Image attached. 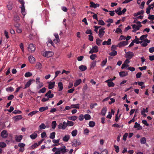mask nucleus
<instances>
[{"label":"nucleus","mask_w":154,"mask_h":154,"mask_svg":"<svg viewBox=\"0 0 154 154\" xmlns=\"http://www.w3.org/2000/svg\"><path fill=\"white\" fill-rule=\"evenodd\" d=\"M81 143L79 140L75 139L73 140L72 142V146H73L76 147L79 145Z\"/></svg>","instance_id":"nucleus-1"},{"label":"nucleus","mask_w":154,"mask_h":154,"mask_svg":"<svg viewBox=\"0 0 154 154\" xmlns=\"http://www.w3.org/2000/svg\"><path fill=\"white\" fill-rule=\"evenodd\" d=\"M126 52V58L128 59H130L132 58L134 56V54L133 52L131 51H128Z\"/></svg>","instance_id":"nucleus-2"},{"label":"nucleus","mask_w":154,"mask_h":154,"mask_svg":"<svg viewBox=\"0 0 154 154\" xmlns=\"http://www.w3.org/2000/svg\"><path fill=\"white\" fill-rule=\"evenodd\" d=\"M105 29V28L102 27L99 29L98 32V35L100 38H102L104 35L105 33V31H104V30Z\"/></svg>","instance_id":"nucleus-3"},{"label":"nucleus","mask_w":154,"mask_h":154,"mask_svg":"<svg viewBox=\"0 0 154 154\" xmlns=\"http://www.w3.org/2000/svg\"><path fill=\"white\" fill-rule=\"evenodd\" d=\"M54 54V53L51 51H46L43 54V56L47 57H52Z\"/></svg>","instance_id":"nucleus-4"},{"label":"nucleus","mask_w":154,"mask_h":154,"mask_svg":"<svg viewBox=\"0 0 154 154\" xmlns=\"http://www.w3.org/2000/svg\"><path fill=\"white\" fill-rule=\"evenodd\" d=\"M28 50L29 51L33 52L35 50V47L32 44H30L28 48Z\"/></svg>","instance_id":"nucleus-5"},{"label":"nucleus","mask_w":154,"mask_h":154,"mask_svg":"<svg viewBox=\"0 0 154 154\" xmlns=\"http://www.w3.org/2000/svg\"><path fill=\"white\" fill-rule=\"evenodd\" d=\"M128 44V42L127 41H123L120 42L118 44V46L120 48L122 47L127 45Z\"/></svg>","instance_id":"nucleus-6"},{"label":"nucleus","mask_w":154,"mask_h":154,"mask_svg":"<svg viewBox=\"0 0 154 154\" xmlns=\"http://www.w3.org/2000/svg\"><path fill=\"white\" fill-rule=\"evenodd\" d=\"M35 81L33 79H30L26 83L24 89H26L30 86L31 84L32 81L34 82Z\"/></svg>","instance_id":"nucleus-7"},{"label":"nucleus","mask_w":154,"mask_h":154,"mask_svg":"<svg viewBox=\"0 0 154 154\" xmlns=\"http://www.w3.org/2000/svg\"><path fill=\"white\" fill-rule=\"evenodd\" d=\"M90 7L91 8H96L97 7H98L100 5L98 4H95L93 2H91L90 3Z\"/></svg>","instance_id":"nucleus-8"},{"label":"nucleus","mask_w":154,"mask_h":154,"mask_svg":"<svg viewBox=\"0 0 154 154\" xmlns=\"http://www.w3.org/2000/svg\"><path fill=\"white\" fill-rule=\"evenodd\" d=\"M23 118L22 116L21 115L15 116L13 117V119L15 122L18 121L21 119Z\"/></svg>","instance_id":"nucleus-9"},{"label":"nucleus","mask_w":154,"mask_h":154,"mask_svg":"<svg viewBox=\"0 0 154 154\" xmlns=\"http://www.w3.org/2000/svg\"><path fill=\"white\" fill-rule=\"evenodd\" d=\"M1 136L3 138H6L8 136V134L6 130L2 131L1 133Z\"/></svg>","instance_id":"nucleus-10"},{"label":"nucleus","mask_w":154,"mask_h":154,"mask_svg":"<svg viewBox=\"0 0 154 154\" xmlns=\"http://www.w3.org/2000/svg\"><path fill=\"white\" fill-rule=\"evenodd\" d=\"M49 83L48 86V89H51L53 88L55 85V82H50Z\"/></svg>","instance_id":"nucleus-11"},{"label":"nucleus","mask_w":154,"mask_h":154,"mask_svg":"<svg viewBox=\"0 0 154 154\" xmlns=\"http://www.w3.org/2000/svg\"><path fill=\"white\" fill-rule=\"evenodd\" d=\"M58 149L60 150L62 154H64L67 152L66 149V147L65 146H63L62 148H58Z\"/></svg>","instance_id":"nucleus-12"},{"label":"nucleus","mask_w":154,"mask_h":154,"mask_svg":"<svg viewBox=\"0 0 154 154\" xmlns=\"http://www.w3.org/2000/svg\"><path fill=\"white\" fill-rule=\"evenodd\" d=\"M23 138V136L21 135L19 136L16 135L15 137V140L17 142H20Z\"/></svg>","instance_id":"nucleus-13"},{"label":"nucleus","mask_w":154,"mask_h":154,"mask_svg":"<svg viewBox=\"0 0 154 154\" xmlns=\"http://www.w3.org/2000/svg\"><path fill=\"white\" fill-rule=\"evenodd\" d=\"M29 60L31 63H33L35 62V59L32 56H30L29 57Z\"/></svg>","instance_id":"nucleus-14"},{"label":"nucleus","mask_w":154,"mask_h":154,"mask_svg":"<svg viewBox=\"0 0 154 154\" xmlns=\"http://www.w3.org/2000/svg\"><path fill=\"white\" fill-rule=\"evenodd\" d=\"M133 28H135L137 30H139L140 29V28L142 27V25L141 24L138 25H136L135 24L132 25Z\"/></svg>","instance_id":"nucleus-15"},{"label":"nucleus","mask_w":154,"mask_h":154,"mask_svg":"<svg viewBox=\"0 0 154 154\" xmlns=\"http://www.w3.org/2000/svg\"><path fill=\"white\" fill-rule=\"evenodd\" d=\"M111 39L110 38H109L107 41H104L102 43L103 45H110L111 44Z\"/></svg>","instance_id":"nucleus-16"},{"label":"nucleus","mask_w":154,"mask_h":154,"mask_svg":"<svg viewBox=\"0 0 154 154\" xmlns=\"http://www.w3.org/2000/svg\"><path fill=\"white\" fill-rule=\"evenodd\" d=\"M119 74L120 76L122 77H123L128 75V72L124 71H121L120 72Z\"/></svg>","instance_id":"nucleus-17"},{"label":"nucleus","mask_w":154,"mask_h":154,"mask_svg":"<svg viewBox=\"0 0 154 154\" xmlns=\"http://www.w3.org/2000/svg\"><path fill=\"white\" fill-rule=\"evenodd\" d=\"M152 5H151V4L150 5H149L148 7L146 8V13L149 14L150 13V10L151 9H153V7Z\"/></svg>","instance_id":"nucleus-18"},{"label":"nucleus","mask_w":154,"mask_h":154,"mask_svg":"<svg viewBox=\"0 0 154 154\" xmlns=\"http://www.w3.org/2000/svg\"><path fill=\"white\" fill-rule=\"evenodd\" d=\"M79 69L82 71L86 70L87 69V67L85 66L81 65L79 66Z\"/></svg>","instance_id":"nucleus-19"},{"label":"nucleus","mask_w":154,"mask_h":154,"mask_svg":"<svg viewBox=\"0 0 154 154\" xmlns=\"http://www.w3.org/2000/svg\"><path fill=\"white\" fill-rule=\"evenodd\" d=\"M58 87L59 88L58 91H61L63 89V84L61 82H59L58 84Z\"/></svg>","instance_id":"nucleus-20"},{"label":"nucleus","mask_w":154,"mask_h":154,"mask_svg":"<svg viewBox=\"0 0 154 154\" xmlns=\"http://www.w3.org/2000/svg\"><path fill=\"white\" fill-rule=\"evenodd\" d=\"M69 135H66L63 138V140L64 141L67 142L69 139Z\"/></svg>","instance_id":"nucleus-21"},{"label":"nucleus","mask_w":154,"mask_h":154,"mask_svg":"<svg viewBox=\"0 0 154 154\" xmlns=\"http://www.w3.org/2000/svg\"><path fill=\"white\" fill-rule=\"evenodd\" d=\"M144 11L143 10H141V11H138L137 13H134L133 14V15L134 17L137 16H138L139 15H140V14H143L144 13Z\"/></svg>","instance_id":"nucleus-22"},{"label":"nucleus","mask_w":154,"mask_h":154,"mask_svg":"<svg viewBox=\"0 0 154 154\" xmlns=\"http://www.w3.org/2000/svg\"><path fill=\"white\" fill-rule=\"evenodd\" d=\"M107 108L106 107H104L102 109L101 114L103 116H104L107 111Z\"/></svg>","instance_id":"nucleus-23"},{"label":"nucleus","mask_w":154,"mask_h":154,"mask_svg":"<svg viewBox=\"0 0 154 154\" xmlns=\"http://www.w3.org/2000/svg\"><path fill=\"white\" fill-rule=\"evenodd\" d=\"M20 8H21V13L22 15L24 16L26 14V13L25 11V6H21Z\"/></svg>","instance_id":"nucleus-24"},{"label":"nucleus","mask_w":154,"mask_h":154,"mask_svg":"<svg viewBox=\"0 0 154 154\" xmlns=\"http://www.w3.org/2000/svg\"><path fill=\"white\" fill-rule=\"evenodd\" d=\"M37 134L35 132L34 133L31 135L30 137L32 139H35L37 137Z\"/></svg>","instance_id":"nucleus-25"},{"label":"nucleus","mask_w":154,"mask_h":154,"mask_svg":"<svg viewBox=\"0 0 154 154\" xmlns=\"http://www.w3.org/2000/svg\"><path fill=\"white\" fill-rule=\"evenodd\" d=\"M13 5L11 2H9L8 4L7 5V7L9 10H12Z\"/></svg>","instance_id":"nucleus-26"},{"label":"nucleus","mask_w":154,"mask_h":154,"mask_svg":"<svg viewBox=\"0 0 154 154\" xmlns=\"http://www.w3.org/2000/svg\"><path fill=\"white\" fill-rule=\"evenodd\" d=\"M82 80L81 79L77 80L74 83V86L76 87L79 85L81 82Z\"/></svg>","instance_id":"nucleus-27"},{"label":"nucleus","mask_w":154,"mask_h":154,"mask_svg":"<svg viewBox=\"0 0 154 154\" xmlns=\"http://www.w3.org/2000/svg\"><path fill=\"white\" fill-rule=\"evenodd\" d=\"M106 82L107 83L108 86L109 87H114L115 85V84L113 83L112 81H109Z\"/></svg>","instance_id":"nucleus-28"},{"label":"nucleus","mask_w":154,"mask_h":154,"mask_svg":"<svg viewBox=\"0 0 154 154\" xmlns=\"http://www.w3.org/2000/svg\"><path fill=\"white\" fill-rule=\"evenodd\" d=\"M48 109V107L47 106L45 107H42L39 109V111L41 112H43Z\"/></svg>","instance_id":"nucleus-29"},{"label":"nucleus","mask_w":154,"mask_h":154,"mask_svg":"<svg viewBox=\"0 0 154 154\" xmlns=\"http://www.w3.org/2000/svg\"><path fill=\"white\" fill-rule=\"evenodd\" d=\"M140 143L142 144H144L146 143V139L145 137H143L140 139Z\"/></svg>","instance_id":"nucleus-30"},{"label":"nucleus","mask_w":154,"mask_h":154,"mask_svg":"<svg viewBox=\"0 0 154 154\" xmlns=\"http://www.w3.org/2000/svg\"><path fill=\"white\" fill-rule=\"evenodd\" d=\"M14 20L15 22H18L20 20V18L17 15H15L14 18Z\"/></svg>","instance_id":"nucleus-31"},{"label":"nucleus","mask_w":154,"mask_h":154,"mask_svg":"<svg viewBox=\"0 0 154 154\" xmlns=\"http://www.w3.org/2000/svg\"><path fill=\"white\" fill-rule=\"evenodd\" d=\"M102 40H100L99 38H97L96 41V44L98 46H100L101 45Z\"/></svg>","instance_id":"nucleus-32"},{"label":"nucleus","mask_w":154,"mask_h":154,"mask_svg":"<svg viewBox=\"0 0 154 154\" xmlns=\"http://www.w3.org/2000/svg\"><path fill=\"white\" fill-rule=\"evenodd\" d=\"M77 118V116H72L69 117V119L71 120L75 121Z\"/></svg>","instance_id":"nucleus-33"},{"label":"nucleus","mask_w":154,"mask_h":154,"mask_svg":"<svg viewBox=\"0 0 154 154\" xmlns=\"http://www.w3.org/2000/svg\"><path fill=\"white\" fill-rule=\"evenodd\" d=\"M38 112V111L35 110L33 111L30 113H29L28 115V116H32L33 115L37 113Z\"/></svg>","instance_id":"nucleus-34"},{"label":"nucleus","mask_w":154,"mask_h":154,"mask_svg":"<svg viewBox=\"0 0 154 154\" xmlns=\"http://www.w3.org/2000/svg\"><path fill=\"white\" fill-rule=\"evenodd\" d=\"M46 89L45 87H43L42 89H40L38 92L39 93H44L46 91Z\"/></svg>","instance_id":"nucleus-35"},{"label":"nucleus","mask_w":154,"mask_h":154,"mask_svg":"<svg viewBox=\"0 0 154 154\" xmlns=\"http://www.w3.org/2000/svg\"><path fill=\"white\" fill-rule=\"evenodd\" d=\"M84 117L86 120H90L91 118V116L88 114H86L84 115Z\"/></svg>","instance_id":"nucleus-36"},{"label":"nucleus","mask_w":154,"mask_h":154,"mask_svg":"<svg viewBox=\"0 0 154 154\" xmlns=\"http://www.w3.org/2000/svg\"><path fill=\"white\" fill-rule=\"evenodd\" d=\"M117 52L114 50L109 53V55L112 56H115L117 54Z\"/></svg>","instance_id":"nucleus-37"},{"label":"nucleus","mask_w":154,"mask_h":154,"mask_svg":"<svg viewBox=\"0 0 154 154\" xmlns=\"http://www.w3.org/2000/svg\"><path fill=\"white\" fill-rule=\"evenodd\" d=\"M42 64L39 62L37 63L35 67L37 69H40L41 68Z\"/></svg>","instance_id":"nucleus-38"},{"label":"nucleus","mask_w":154,"mask_h":154,"mask_svg":"<svg viewBox=\"0 0 154 154\" xmlns=\"http://www.w3.org/2000/svg\"><path fill=\"white\" fill-rule=\"evenodd\" d=\"M56 133L55 132H53L51 133L50 134V138L51 139H53L55 138Z\"/></svg>","instance_id":"nucleus-39"},{"label":"nucleus","mask_w":154,"mask_h":154,"mask_svg":"<svg viewBox=\"0 0 154 154\" xmlns=\"http://www.w3.org/2000/svg\"><path fill=\"white\" fill-rule=\"evenodd\" d=\"M95 123L93 121H90L89 123V126L91 127H93L95 125Z\"/></svg>","instance_id":"nucleus-40"},{"label":"nucleus","mask_w":154,"mask_h":154,"mask_svg":"<svg viewBox=\"0 0 154 154\" xmlns=\"http://www.w3.org/2000/svg\"><path fill=\"white\" fill-rule=\"evenodd\" d=\"M32 75V74L29 72L26 73L24 75V76L26 77H29Z\"/></svg>","instance_id":"nucleus-41"},{"label":"nucleus","mask_w":154,"mask_h":154,"mask_svg":"<svg viewBox=\"0 0 154 154\" xmlns=\"http://www.w3.org/2000/svg\"><path fill=\"white\" fill-rule=\"evenodd\" d=\"M119 110L118 109L117 111V113L116 114V118L115 119V121L117 122L118 121V119H119V117L121 115V114H120L119 117H118V114H119Z\"/></svg>","instance_id":"nucleus-42"},{"label":"nucleus","mask_w":154,"mask_h":154,"mask_svg":"<svg viewBox=\"0 0 154 154\" xmlns=\"http://www.w3.org/2000/svg\"><path fill=\"white\" fill-rule=\"evenodd\" d=\"M52 128L53 129H54L55 128L57 124L56 122V121H53L52 122L51 124Z\"/></svg>","instance_id":"nucleus-43"},{"label":"nucleus","mask_w":154,"mask_h":154,"mask_svg":"<svg viewBox=\"0 0 154 154\" xmlns=\"http://www.w3.org/2000/svg\"><path fill=\"white\" fill-rule=\"evenodd\" d=\"M107 62V59L106 58L105 60H103L101 64V66L102 67L104 66L106 64Z\"/></svg>","instance_id":"nucleus-44"},{"label":"nucleus","mask_w":154,"mask_h":154,"mask_svg":"<svg viewBox=\"0 0 154 154\" xmlns=\"http://www.w3.org/2000/svg\"><path fill=\"white\" fill-rule=\"evenodd\" d=\"M72 108L79 109V104H77L72 105Z\"/></svg>","instance_id":"nucleus-45"},{"label":"nucleus","mask_w":154,"mask_h":154,"mask_svg":"<svg viewBox=\"0 0 154 154\" xmlns=\"http://www.w3.org/2000/svg\"><path fill=\"white\" fill-rule=\"evenodd\" d=\"M6 146V144L4 142H0V147L1 148H5Z\"/></svg>","instance_id":"nucleus-46"},{"label":"nucleus","mask_w":154,"mask_h":154,"mask_svg":"<svg viewBox=\"0 0 154 154\" xmlns=\"http://www.w3.org/2000/svg\"><path fill=\"white\" fill-rule=\"evenodd\" d=\"M67 124L68 126H72L74 125V122L72 121H67Z\"/></svg>","instance_id":"nucleus-47"},{"label":"nucleus","mask_w":154,"mask_h":154,"mask_svg":"<svg viewBox=\"0 0 154 154\" xmlns=\"http://www.w3.org/2000/svg\"><path fill=\"white\" fill-rule=\"evenodd\" d=\"M98 24L99 25L103 26L105 25V23L102 20H100L98 21Z\"/></svg>","instance_id":"nucleus-48"},{"label":"nucleus","mask_w":154,"mask_h":154,"mask_svg":"<svg viewBox=\"0 0 154 154\" xmlns=\"http://www.w3.org/2000/svg\"><path fill=\"white\" fill-rule=\"evenodd\" d=\"M46 127V125L44 123H42L39 126V128L40 129H45Z\"/></svg>","instance_id":"nucleus-49"},{"label":"nucleus","mask_w":154,"mask_h":154,"mask_svg":"<svg viewBox=\"0 0 154 154\" xmlns=\"http://www.w3.org/2000/svg\"><path fill=\"white\" fill-rule=\"evenodd\" d=\"M77 133V131L75 129L72 132L71 134L72 136L74 137L76 135Z\"/></svg>","instance_id":"nucleus-50"},{"label":"nucleus","mask_w":154,"mask_h":154,"mask_svg":"<svg viewBox=\"0 0 154 154\" xmlns=\"http://www.w3.org/2000/svg\"><path fill=\"white\" fill-rule=\"evenodd\" d=\"M38 85L37 87V88L38 89H39L42 87L43 86V83L42 82H40L38 84Z\"/></svg>","instance_id":"nucleus-51"},{"label":"nucleus","mask_w":154,"mask_h":154,"mask_svg":"<svg viewBox=\"0 0 154 154\" xmlns=\"http://www.w3.org/2000/svg\"><path fill=\"white\" fill-rule=\"evenodd\" d=\"M14 88L12 87H10L8 88H6V90L7 91H10L11 92L13 91H14Z\"/></svg>","instance_id":"nucleus-52"},{"label":"nucleus","mask_w":154,"mask_h":154,"mask_svg":"<svg viewBox=\"0 0 154 154\" xmlns=\"http://www.w3.org/2000/svg\"><path fill=\"white\" fill-rule=\"evenodd\" d=\"M97 57V55L96 54H92L90 56V58L92 60H94L95 58Z\"/></svg>","instance_id":"nucleus-53"},{"label":"nucleus","mask_w":154,"mask_h":154,"mask_svg":"<svg viewBox=\"0 0 154 154\" xmlns=\"http://www.w3.org/2000/svg\"><path fill=\"white\" fill-rule=\"evenodd\" d=\"M63 127V129H65L67 126H68L67 123L66 122H63L62 124Z\"/></svg>","instance_id":"nucleus-54"},{"label":"nucleus","mask_w":154,"mask_h":154,"mask_svg":"<svg viewBox=\"0 0 154 154\" xmlns=\"http://www.w3.org/2000/svg\"><path fill=\"white\" fill-rule=\"evenodd\" d=\"M25 144L24 143H20L18 144V146L20 147L24 148L25 146Z\"/></svg>","instance_id":"nucleus-55"},{"label":"nucleus","mask_w":154,"mask_h":154,"mask_svg":"<svg viewBox=\"0 0 154 154\" xmlns=\"http://www.w3.org/2000/svg\"><path fill=\"white\" fill-rule=\"evenodd\" d=\"M47 43L48 45V43H50L51 45L54 47V44L51 39H49L48 41L47 42Z\"/></svg>","instance_id":"nucleus-56"},{"label":"nucleus","mask_w":154,"mask_h":154,"mask_svg":"<svg viewBox=\"0 0 154 154\" xmlns=\"http://www.w3.org/2000/svg\"><path fill=\"white\" fill-rule=\"evenodd\" d=\"M38 146V144L36 143L32 145L31 147L32 149H34L35 148L37 147Z\"/></svg>","instance_id":"nucleus-57"},{"label":"nucleus","mask_w":154,"mask_h":154,"mask_svg":"<svg viewBox=\"0 0 154 154\" xmlns=\"http://www.w3.org/2000/svg\"><path fill=\"white\" fill-rule=\"evenodd\" d=\"M114 147L116 149L115 151H116V152L117 153L119 152V147L118 146L116 145H114Z\"/></svg>","instance_id":"nucleus-58"},{"label":"nucleus","mask_w":154,"mask_h":154,"mask_svg":"<svg viewBox=\"0 0 154 154\" xmlns=\"http://www.w3.org/2000/svg\"><path fill=\"white\" fill-rule=\"evenodd\" d=\"M98 47L97 46H95L92 48V49L94 50L95 52H97L98 51Z\"/></svg>","instance_id":"nucleus-59"},{"label":"nucleus","mask_w":154,"mask_h":154,"mask_svg":"<svg viewBox=\"0 0 154 154\" xmlns=\"http://www.w3.org/2000/svg\"><path fill=\"white\" fill-rule=\"evenodd\" d=\"M13 113H14L15 114H21L22 113V112L21 111L18 110H15L13 111Z\"/></svg>","instance_id":"nucleus-60"},{"label":"nucleus","mask_w":154,"mask_h":154,"mask_svg":"<svg viewBox=\"0 0 154 154\" xmlns=\"http://www.w3.org/2000/svg\"><path fill=\"white\" fill-rule=\"evenodd\" d=\"M122 32V30L120 28H118L116 29V30L115 31L116 33H121Z\"/></svg>","instance_id":"nucleus-61"},{"label":"nucleus","mask_w":154,"mask_h":154,"mask_svg":"<svg viewBox=\"0 0 154 154\" xmlns=\"http://www.w3.org/2000/svg\"><path fill=\"white\" fill-rule=\"evenodd\" d=\"M128 135V134L127 133H126L124 134L123 136V139L125 141L126 140V138Z\"/></svg>","instance_id":"nucleus-62"},{"label":"nucleus","mask_w":154,"mask_h":154,"mask_svg":"<svg viewBox=\"0 0 154 154\" xmlns=\"http://www.w3.org/2000/svg\"><path fill=\"white\" fill-rule=\"evenodd\" d=\"M54 96V94H48L47 96L46 97L48 98L49 100V98H52Z\"/></svg>","instance_id":"nucleus-63"},{"label":"nucleus","mask_w":154,"mask_h":154,"mask_svg":"<svg viewBox=\"0 0 154 154\" xmlns=\"http://www.w3.org/2000/svg\"><path fill=\"white\" fill-rule=\"evenodd\" d=\"M148 19L149 20H154V15H152L149 14L148 17Z\"/></svg>","instance_id":"nucleus-64"}]
</instances>
